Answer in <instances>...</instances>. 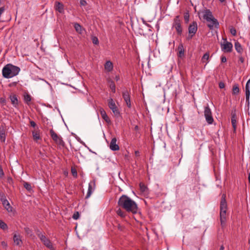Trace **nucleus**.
<instances>
[{
	"label": "nucleus",
	"instance_id": "obj_1",
	"mask_svg": "<svg viewBox=\"0 0 250 250\" xmlns=\"http://www.w3.org/2000/svg\"><path fill=\"white\" fill-rule=\"evenodd\" d=\"M118 205L128 212L136 214L138 212L139 208L136 202L126 195L120 197Z\"/></svg>",
	"mask_w": 250,
	"mask_h": 250
},
{
	"label": "nucleus",
	"instance_id": "obj_2",
	"mask_svg": "<svg viewBox=\"0 0 250 250\" xmlns=\"http://www.w3.org/2000/svg\"><path fill=\"white\" fill-rule=\"evenodd\" d=\"M20 68L11 63L6 64L2 69V73L5 78H11L17 76L20 71Z\"/></svg>",
	"mask_w": 250,
	"mask_h": 250
},
{
	"label": "nucleus",
	"instance_id": "obj_3",
	"mask_svg": "<svg viewBox=\"0 0 250 250\" xmlns=\"http://www.w3.org/2000/svg\"><path fill=\"white\" fill-rule=\"evenodd\" d=\"M203 14V18L208 22H210L208 24V26L210 29H213V27L218 28L219 26V22L217 20L214 18L212 12L209 9H206L202 11Z\"/></svg>",
	"mask_w": 250,
	"mask_h": 250
},
{
	"label": "nucleus",
	"instance_id": "obj_4",
	"mask_svg": "<svg viewBox=\"0 0 250 250\" xmlns=\"http://www.w3.org/2000/svg\"><path fill=\"white\" fill-rule=\"evenodd\" d=\"M228 208L227 203L226 200V195L223 194L221 197L220 205V217L221 225L224 227L226 222V212Z\"/></svg>",
	"mask_w": 250,
	"mask_h": 250
},
{
	"label": "nucleus",
	"instance_id": "obj_5",
	"mask_svg": "<svg viewBox=\"0 0 250 250\" xmlns=\"http://www.w3.org/2000/svg\"><path fill=\"white\" fill-rule=\"evenodd\" d=\"M38 237L40 238L43 245L50 250H56L51 241L42 232L37 233Z\"/></svg>",
	"mask_w": 250,
	"mask_h": 250
},
{
	"label": "nucleus",
	"instance_id": "obj_6",
	"mask_svg": "<svg viewBox=\"0 0 250 250\" xmlns=\"http://www.w3.org/2000/svg\"><path fill=\"white\" fill-rule=\"evenodd\" d=\"M108 105L116 117H119L121 116L120 112L112 98L108 100Z\"/></svg>",
	"mask_w": 250,
	"mask_h": 250
},
{
	"label": "nucleus",
	"instance_id": "obj_7",
	"mask_svg": "<svg viewBox=\"0 0 250 250\" xmlns=\"http://www.w3.org/2000/svg\"><path fill=\"white\" fill-rule=\"evenodd\" d=\"M50 134L52 139L56 144L62 146H64L65 143L62 140V138L58 136L52 129L50 130Z\"/></svg>",
	"mask_w": 250,
	"mask_h": 250
},
{
	"label": "nucleus",
	"instance_id": "obj_8",
	"mask_svg": "<svg viewBox=\"0 0 250 250\" xmlns=\"http://www.w3.org/2000/svg\"><path fill=\"white\" fill-rule=\"evenodd\" d=\"M224 42L221 43V49L224 52H231L232 50L233 45L231 42L227 41V39H223Z\"/></svg>",
	"mask_w": 250,
	"mask_h": 250
},
{
	"label": "nucleus",
	"instance_id": "obj_9",
	"mask_svg": "<svg viewBox=\"0 0 250 250\" xmlns=\"http://www.w3.org/2000/svg\"><path fill=\"white\" fill-rule=\"evenodd\" d=\"M204 116L208 124H212L213 123V119L212 116L211 111L208 104L205 107Z\"/></svg>",
	"mask_w": 250,
	"mask_h": 250
},
{
	"label": "nucleus",
	"instance_id": "obj_10",
	"mask_svg": "<svg viewBox=\"0 0 250 250\" xmlns=\"http://www.w3.org/2000/svg\"><path fill=\"white\" fill-rule=\"evenodd\" d=\"M173 27H174L179 35H181L182 33V28L181 25V21L179 16H177L174 20Z\"/></svg>",
	"mask_w": 250,
	"mask_h": 250
},
{
	"label": "nucleus",
	"instance_id": "obj_11",
	"mask_svg": "<svg viewBox=\"0 0 250 250\" xmlns=\"http://www.w3.org/2000/svg\"><path fill=\"white\" fill-rule=\"evenodd\" d=\"M123 97L126 103V104L128 107H131V102L130 97V91H128L127 89H124L122 92Z\"/></svg>",
	"mask_w": 250,
	"mask_h": 250
},
{
	"label": "nucleus",
	"instance_id": "obj_12",
	"mask_svg": "<svg viewBox=\"0 0 250 250\" xmlns=\"http://www.w3.org/2000/svg\"><path fill=\"white\" fill-rule=\"evenodd\" d=\"M6 127L4 124L0 126V140L2 143H5L6 136Z\"/></svg>",
	"mask_w": 250,
	"mask_h": 250
},
{
	"label": "nucleus",
	"instance_id": "obj_13",
	"mask_svg": "<svg viewBox=\"0 0 250 250\" xmlns=\"http://www.w3.org/2000/svg\"><path fill=\"white\" fill-rule=\"evenodd\" d=\"M197 24L196 21H193L190 24L188 27L189 34L195 35L197 31Z\"/></svg>",
	"mask_w": 250,
	"mask_h": 250
},
{
	"label": "nucleus",
	"instance_id": "obj_14",
	"mask_svg": "<svg viewBox=\"0 0 250 250\" xmlns=\"http://www.w3.org/2000/svg\"><path fill=\"white\" fill-rule=\"evenodd\" d=\"M116 142L117 139L115 137H114L111 139L110 144V148L112 150L116 151L119 149V146L116 144Z\"/></svg>",
	"mask_w": 250,
	"mask_h": 250
},
{
	"label": "nucleus",
	"instance_id": "obj_15",
	"mask_svg": "<svg viewBox=\"0 0 250 250\" xmlns=\"http://www.w3.org/2000/svg\"><path fill=\"white\" fill-rule=\"evenodd\" d=\"M99 111L100 112L101 115L102 117V118L108 124H109L111 123V121L109 119V118L108 117V116L106 114V112L105 110L102 108H101L99 110Z\"/></svg>",
	"mask_w": 250,
	"mask_h": 250
},
{
	"label": "nucleus",
	"instance_id": "obj_16",
	"mask_svg": "<svg viewBox=\"0 0 250 250\" xmlns=\"http://www.w3.org/2000/svg\"><path fill=\"white\" fill-rule=\"evenodd\" d=\"M55 8L56 11H58L60 13H62L64 12L63 5L62 2L59 1L55 2Z\"/></svg>",
	"mask_w": 250,
	"mask_h": 250
},
{
	"label": "nucleus",
	"instance_id": "obj_17",
	"mask_svg": "<svg viewBox=\"0 0 250 250\" xmlns=\"http://www.w3.org/2000/svg\"><path fill=\"white\" fill-rule=\"evenodd\" d=\"M9 98L13 105L15 107H17L19 103L17 96L15 94H11L10 95Z\"/></svg>",
	"mask_w": 250,
	"mask_h": 250
},
{
	"label": "nucleus",
	"instance_id": "obj_18",
	"mask_svg": "<svg viewBox=\"0 0 250 250\" xmlns=\"http://www.w3.org/2000/svg\"><path fill=\"white\" fill-rule=\"evenodd\" d=\"M178 56L179 58H183L185 55V50L184 48L183 45L182 44H179L178 47Z\"/></svg>",
	"mask_w": 250,
	"mask_h": 250
},
{
	"label": "nucleus",
	"instance_id": "obj_19",
	"mask_svg": "<svg viewBox=\"0 0 250 250\" xmlns=\"http://www.w3.org/2000/svg\"><path fill=\"white\" fill-rule=\"evenodd\" d=\"M126 212L127 211H123L122 210L120 207L117 208L116 210L117 214L122 218H125L126 216Z\"/></svg>",
	"mask_w": 250,
	"mask_h": 250
},
{
	"label": "nucleus",
	"instance_id": "obj_20",
	"mask_svg": "<svg viewBox=\"0 0 250 250\" xmlns=\"http://www.w3.org/2000/svg\"><path fill=\"white\" fill-rule=\"evenodd\" d=\"M240 92L239 85L237 83H235L233 85L232 89V94L233 95H237Z\"/></svg>",
	"mask_w": 250,
	"mask_h": 250
},
{
	"label": "nucleus",
	"instance_id": "obj_21",
	"mask_svg": "<svg viewBox=\"0 0 250 250\" xmlns=\"http://www.w3.org/2000/svg\"><path fill=\"white\" fill-rule=\"evenodd\" d=\"M234 46L236 51L239 54H241L243 52V49L241 44L238 42H235Z\"/></svg>",
	"mask_w": 250,
	"mask_h": 250
},
{
	"label": "nucleus",
	"instance_id": "obj_22",
	"mask_svg": "<svg viewBox=\"0 0 250 250\" xmlns=\"http://www.w3.org/2000/svg\"><path fill=\"white\" fill-rule=\"evenodd\" d=\"M104 68L108 72H110L113 69V64L111 62L108 61H106L104 64Z\"/></svg>",
	"mask_w": 250,
	"mask_h": 250
},
{
	"label": "nucleus",
	"instance_id": "obj_23",
	"mask_svg": "<svg viewBox=\"0 0 250 250\" xmlns=\"http://www.w3.org/2000/svg\"><path fill=\"white\" fill-rule=\"evenodd\" d=\"M3 206L8 211L11 212L12 211V207H11L9 202L7 200H5L2 202Z\"/></svg>",
	"mask_w": 250,
	"mask_h": 250
},
{
	"label": "nucleus",
	"instance_id": "obj_24",
	"mask_svg": "<svg viewBox=\"0 0 250 250\" xmlns=\"http://www.w3.org/2000/svg\"><path fill=\"white\" fill-rule=\"evenodd\" d=\"M107 82L109 84L110 88L111 89L113 93H115L116 91V86L114 82L110 79H108L107 80Z\"/></svg>",
	"mask_w": 250,
	"mask_h": 250
},
{
	"label": "nucleus",
	"instance_id": "obj_25",
	"mask_svg": "<svg viewBox=\"0 0 250 250\" xmlns=\"http://www.w3.org/2000/svg\"><path fill=\"white\" fill-rule=\"evenodd\" d=\"M74 27L76 31L79 34H82L84 29L82 28L81 25L78 23H75Z\"/></svg>",
	"mask_w": 250,
	"mask_h": 250
},
{
	"label": "nucleus",
	"instance_id": "obj_26",
	"mask_svg": "<svg viewBox=\"0 0 250 250\" xmlns=\"http://www.w3.org/2000/svg\"><path fill=\"white\" fill-rule=\"evenodd\" d=\"M13 240L14 243L17 245H21V240L20 238V235H17V234H14L13 237Z\"/></svg>",
	"mask_w": 250,
	"mask_h": 250
},
{
	"label": "nucleus",
	"instance_id": "obj_27",
	"mask_svg": "<svg viewBox=\"0 0 250 250\" xmlns=\"http://www.w3.org/2000/svg\"><path fill=\"white\" fill-rule=\"evenodd\" d=\"M139 186H140V191L142 192L146 193V192H147L148 188L144 183H140Z\"/></svg>",
	"mask_w": 250,
	"mask_h": 250
},
{
	"label": "nucleus",
	"instance_id": "obj_28",
	"mask_svg": "<svg viewBox=\"0 0 250 250\" xmlns=\"http://www.w3.org/2000/svg\"><path fill=\"white\" fill-rule=\"evenodd\" d=\"M23 185L24 188L28 191H31L32 190L31 185L29 183L23 181Z\"/></svg>",
	"mask_w": 250,
	"mask_h": 250
},
{
	"label": "nucleus",
	"instance_id": "obj_29",
	"mask_svg": "<svg viewBox=\"0 0 250 250\" xmlns=\"http://www.w3.org/2000/svg\"><path fill=\"white\" fill-rule=\"evenodd\" d=\"M209 53H208V52L206 53L202 58V60H201L202 62H205L206 64H207V63L208 62V61L209 59Z\"/></svg>",
	"mask_w": 250,
	"mask_h": 250
},
{
	"label": "nucleus",
	"instance_id": "obj_30",
	"mask_svg": "<svg viewBox=\"0 0 250 250\" xmlns=\"http://www.w3.org/2000/svg\"><path fill=\"white\" fill-rule=\"evenodd\" d=\"M24 101L27 104L29 105L30 102L31 101V96L28 94H26L24 95Z\"/></svg>",
	"mask_w": 250,
	"mask_h": 250
},
{
	"label": "nucleus",
	"instance_id": "obj_31",
	"mask_svg": "<svg viewBox=\"0 0 250 250\" xmlns=\"http://www.w3.org/2000/svg\"><path fill=\"white\" fill-rule=\"evenodd\" d=\"M0 228L3 230H7L8 226L3 221L0 220Z\"/></svg>",
	"mask_w": 250,
	"mask_h": 250
},
{
	"label": "nucleus",
	"instance_id": "obj_32",
	"mask_svg": "<svg viewBox=\"0 0 250 250\" xmlns=\"http://www.w3.org/2000/svg\"><path fill=\"white\" fill-rule=\"evenodd\" d=\"M92 192V187L90 184H89L88 189L85 198H88Z\"/></svg>",
	"mask_w": 250,
	"mask_h": 250
},
{
	"label": "nucleus",
	"instance_id": "obj_33",
	"mask_svg": "<svg viewBox=\"0 0 250 250\" xmlns=\"http://www.w3.org/2000/svg\"><path fill=\"white\" fill-rule=\"evenodd\" d=\"M24 230L25 231V233L27 235L32 236L33 235V232L31 229L28 227H25L24 228Z\"/></svg>",
	"mask_w": 250,
	"mask_h": 250
},
{
	"label": "nucleus",
	"instance_id": "obj_34",
	"mask_svg": "<svg viewBox=\"0 0 250 250\" xmlns=\"http://www.w3.org/2000/svg\"><path fill=\"white\" fill-rule=\"evenodd\" d=\"M231 122L233 129V132H236V119H231Z\"/></svg>",
	"mask_w": 250,
	"mask_h": 250
},
{
	"label": "nucleus",
	"instance_id": "obj_35",
	"mask_svg": "<svg viewBox=\"0 0 250 250\" xmlns=\"http://www.w3.org/2000/svg\"><path fill=\"white\" fill-rule=\"evenodd\" d=\"M33 137L34 140H37L40 139V135L37 132H32Z\"/></svg>",
	"mask_w": 250,
	"mask_h": 250
},
{
	"label": "nucleus",
	"instance_id": "obj_36",
	"mask_svg": "<svg viewBox=\"0 0 250 250\" xmlns=\"http://www.w3.org/2000/svg\"><path fill=\"white\" fill-rule=\"evenodd\" d=\"M250 90L247 87L246 89V101H249L250 100Z\"/></svg>",
	"mask_w": 250,
	"mask_h": 250
},
{
	"label": "nucleus",
	"instance_id": "obj_37",
	"mask_svg": "<svg viewBox=\"0 0 250 250\" xmlns=\"http://www.w3.org/2000/svg\"><path fill=\"white\" fill-rule=\"evenodd\" d=\"M91 39L94 44L97 45L99 44V40L97 37L95 36H92Z\"/></svg>",
	"mask_w": 250,
	"mask_h": 250
},
{
	"label": "nucleus",
	"instance_id": "obj_38",
	"mask_svg": "<svg viewBox=\"0 0 250 250\" xmlns=\"http://www.w3.org/2000/svg\"><path fill=\"white\" fill-rule=\"evenodd\" d=\"M6 196L4 193L2 192H0V200L2 202L3 201L6 200Z\"/></svg>",
	"mask_w": 250,
	"mask_h": 250
},
{
	"label": "nucleus",
	"instance_id": "obj_39",
	"mask_svg": "<svg viewBox=\"0 0 250 250\" xmlns=\"http://www.w3.org/2000/svg\"><path fill=\"white\" fill-rule=\"evenodd\" d=\"M229 31L233 36H235L236 35V30L233 27L231 26L230 27Z\"/></svg>",
	"mask_w": 250,
	"mask_h": 250
},
{
	"label": "nucleus",
	"instance_id": "obj_40",
	"mask_svg": "<svg viewBox=\"0 0 250 250\" xmlns=\"http://www.w3.org/2000/svg\"><path fill=\"white\" fill-rule=\"evenodd\" d=\"M231 119H236V111L235 109H234L231 111Z\"/></svg>",
	"mask_w": 250,
	"mask_h": 250
},
{
	"label": "nucleus",
	"instance_id": "obj_41",
	"mask_svg": "<svg viewBox=\"0 0 250 250\" xmlns=\"http://www.w3.org/2000/svg\"><path fill=\"white\" fill-rule=\"evenodd\" d=\"M80 216V214L78 211L75 212L74 213L73 215L72 218L74 220H77Z\"/></svg>",
	"mask_w": 250,
	"mask_h": 250
},
{
	"label": "nucleus",
	"instance_id": "obj_42",
	"mask_svg": "<svg viewBox=\"0 0 250 250\" xmlns=\"http://www.w3.org/2000/svg\"><path fill=\"white\" fill-rule=\"evenodd\" d=\"M71 172L74 177H76L77 176V171L75 168H71Z\"/></svg>",
	"mask_w": 250,
	"mask_h": 250
},
{
	"label": "nucleus",
	"instance_id": "obj_43",
	"mask_svg": "<svg viewBox=\"0 0 250 250\" xmlns=\"http://www.w3.org/2000/svg\"><path fill=\"white\" fill-rule=\"evenodd\" d=\"M189 16L188 13H187L184 15V19L185 21L187 23L189 21Z\"/></svg>",
	"mask_w": 250,
	"mask_h": 250
},
{
	"label": "nucleus",
	"instance_id": "obj_44",
	"mask_svg": "<svg viewBox=\"0 0 250 250\" xmlns=\"http://www.w3.org/2000/svg\"><path fill=\"white\" fill-rule=\"evenodd\" d=\"M117 228H118V229L121 231H124V230L125 229V227L121 225L120 224H118Z\"/></svg>",
	"mask_w": 250,
	"mask_h": 250
},
{
	"label": "nucleus",
	"instance_id": "obj_45",
	"mask_svg": "<svg viewBox=\"0 0 250 250\" xmlns=\"http://www.w3.org/2000/svg\"><path fill=\"white\" fill-rule=\"evenodd\" d=\"M80 4L81 6H85L86 5L87 2L85 0H81L80 1Z\"/></svg>",
	"mask_w": 250,
	"mask_h": 250
},
{
	"label": "nucleus",
	"instance_id": "obj_46",
	"mask_svg": "<svg viewBox=\"0 0 250 250\" xmlns=\"http://www.w3.org/2000/svg\"><path fill=\"white\" fill-rule=\"evenodd\" d=\"M225 84L223 82H220L219 83V87L220 88L222 89L225 87Z\"/></svg>",
	"mask_w": 250,
	"mask_h": 250
},
{
	"label": "nucleus",
	"instance_id": "obj_47",
	"mask_svg": "<svg viewBox=\"0 0 250 250\" xmlns=\"http://www.w3.org/2000/svg\"><path fill=\"white\" fill-rule=\"evenodd\" d=\"M1 246L5 249L7 247V244L5 241H2L1 243Z\"/></svg>",
	"mask_w": 250,
	"mask_h": 250
},
{
	"label": "nucleus",
	"instance_id": "obj_48",
	"mask_svg": "<svg viewBox=\"0 0 250 250\" xmlns=\"http://www.w3.org/2000/svg\"><path fill=\"white\" fill-rule=\"evenodd\" d=\"M30 124L32 127H35L36 126V124L33 121H30Z\"/></svg>",
	"mask_w": 250,
	"mask_h": 250
},
{
	"label": "nucleus",
	"instance_id": "obj_49",
	"mask_svg": "<svg viewBox=\"0 0 250 250\" xmlns=\"http://www.w3.org/2000/svg\"><path fill=\"white\" fill-rule=\"evenodd\" d=\"M239 61L243 63L244 62V58L241 56L239 57Z\"/></svg>",
	"mask_w": 250,
	"mask_h": 250
},
{
	"label": "nucleus",
	"instance_id": "obj_50",
	"mask_svg": "<svg viewBox=\"0 0 250 250\" xmlns=\"http://www.w3.org/2000/svg\"><path fill=\"white\" fill-rule=\"evenodd\" d=\"M221 62H227V59H226V57L222 56V57H221Z\"/></svg>",
	"mask_w": 250,
	"mask_h": 250
},
{
	"label": "nucleus",
	"instance_id": "obj_51",
	"mask_svg": "<svg viewBox=\"0 0 250 250\" xmlns=\"http://www.w3.org/2000/svg\"><path fill=\"white\" fill-rule=\"evenodd\" d=\"M250 83V79L248 81L246 84V89H247V87L248 89H250L249 84Z\"/></svg>",
	"mask_w": 250,
	"mask_h": 250
},
{
	"label": "nucleus",
	"instance_id": "obj_52",
	"mask_svg": "<svg viewBox=\"0 0 250 250\" xmlns=\"http://www.w3.org/2000/svg\"><path fill=\"white\" fill-rule=\"evenodd\" d=\"M3 175H4V173H3V170L0 167V177L3 176Z\"/></svg>",
	"mask_w": 250,
	"mask_h": 250
},
{
	"label": "nucleus",
	"instance_id": "obj_53",
	"mask_svg": "<svg viewBox=\"0 0 250 250\" xmlns=\"http://www.w3.org/2000/svg\"><path fill=\"white\" fill-rule=\"evenodd\" d=\"M194 35L193 34H189L188 36L187 37V40H189L192 39V38L193 37Z\"/></svg>",
	"mask_w": 250,
	"mask_h": 250
},
{
	"label": "nucleus",
	"instance_id": "obj_54",
	"mask_svg": "<svg viewBox=\"0 0 250 250\" xmlns=\"http://www.w3.org/2000/svg\"><path fill=\"white\" fill-rule=\"evenodd\" d=\"M135 155L136 156H140V152L138 150H136L135 151Z\"/></svg>",
	"mask_w": 250,
	"mask_h": 250
},
{
	"label": "nucleus",
	"instance_id": "obj_55",
	"mask_svg": "<svg viewBox=\"0 0 250 250\" xmlns=\"http://www.w3.org/2000/svg\"><path fill=\"white\" fill-rule=\"evenodd\" d=\"M139 130V126L138 125H136L134 127V130L138 131Z\"/></svg>",
	"mask_w": 250,
	"mask_h": 250
},
{
	"label": "nucleus",
	"instance_id": "obj_56",
	"mask_svg": "<svg viewBox=\"0 0 250 250\" xmlns=\"http://www.w3.org/2000/svg\"><path fill=\"white\" fill-rule=\"evenodd\" d=\"M115 80L116 81H118V80H119L120 79V77H119V76H116L115 77Z\"/></svg>",
	"mask_w": 250,
	"mask_h": 250
},
{
	"label": "nucleus",
	"instance_id": "obj_57",
	"mask_svg": "<svg viewBox=\"0 0 250 250\" xmlns=\"http://www.w3.org/2000/svg\"><path fill=\"white\" fill-rule=\"evenodd\" d=\"M224 247L223 245L221 246L219 250H224Z\"/></svg>",
	"mask_w": 250,
	"mask_h": 250
},
{
	"label": "nucleus",
	"instance_id": "obj_58",
	"mask_svg": "<svg viewBox=\"0 0 250 250\" xmlns=\"http://www.w3.org/2000/svg\"><path fill=\"white\" fill-rule=\"evenodd\" d=\"M248 180H249V183L250 184V172L249 173V174H248Z\"/></svg>",
	"mask_w": 250,
	"mask_h": 250
},
{
	"label": "nucleus",
	"instance_id": "obj_59",
	"mask_svg": "<svg viewBox=\"0 0 250 250\" xmlns=\"http://www.w3.org/2000/svg\"><path fill=\"white\" fill-rule=\"evenodd\" d=\"M185 210L187 211L188 212V214L190 215L191 214V211L189 210H188V209H187V210L185 209Z\"/></svg>",
	"mask_w": 250,
	"mask_h": 250
},
{
	"label": "nucleus",
	"instance_id": "obj_60",
	"mask_svg": "<svg viewBox=\"0 0 250 250\" xmlns=\"http://www.w3.org/2000/svg\"><path fill=\"white\" fill-rule=\"evenodd\" d=\"M246 103L247 104L249 105V104H250V100H249L248 101H246Z\"/></svg>",
	"mask_w": 250,
	"mask_h": 250
},
{
	"label": "nucleus",
	"instance_id": "obj_61",
	"mask_svg": "<svg viewBox=\"0 0 250 250\" xmlns=\"http://www.w3.org/2000/svg\"><path fill=\"white\" fill-rule=\"evenodd\" d=\"M182 216L183 218H184L186 216L185 214H184L183 213H182Z\"/></svg>",
	"mask_w": 250,
	"mask_h": 250
},
{
	"label": "nucleus",
	"instance_id": "obj_62",
	"mask_svg": "<svg viewBox=\"0 0 250 250\" xmlns=\"http://www.w3.org/2000/svg\"><path fill=\"white\" fill-rule=\"evenodd\" d=\"M40 232H41L39 229H38L37 230L36 233L37 234L38 233H40Z\"/></svg>",
	"mask_w": 250,
	"mask_h": 250
},
{
	"label": "nucleus",
	"instance_id": "obj_63",
	"mask_svg": "<svg viewBox=\"0 0 250 250\" xmlns=\"http://www.w3.org/2000/svg\"><path fill=\"white\" fill-rule=\"evenodd\" d=\"M221 2H223L225 0H219Z\"/></svg>",
	"mask_w": 250,
	"mask_h": 250
}]
</instances>
